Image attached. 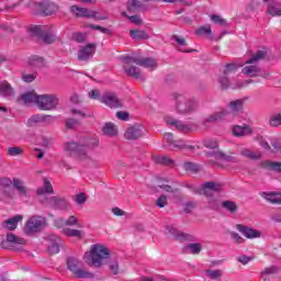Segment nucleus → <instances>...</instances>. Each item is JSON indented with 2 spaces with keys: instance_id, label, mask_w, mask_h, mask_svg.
Masks as SVG:
<instances>
[{
  "instance_id": "1",
  "label": "nucleus",
  "mask_w": 281,
  "mask_h": 281,
  "mask_svg": "<svg viewBox=\"0 0 281 281\" xmlns=\"http://www.w3.org/2000/svg\"><path fill=\"white\" fill-rule=\"evenodd\" d=\"M111 256V251L106 248V246L102 244H94L90 247V251H87L83 255V261L88 267H102L104 265V260Z\"/></svg>"
},
{
  "instance_id": "2",
  "label": "nucleus",
  "mask_w": 281,
  "mask_h": 281,
  "mask_svg": "<svg viewBox=\"0 0 281 281\" xmlns=\"http://www.w3.org/2000/svg\"><path fill=\"white\" fill-rule=\"evenodd\" d=\"M243 99H237L235 101H231L227 105V109H222L214 114L206 117L203 122L204 126H207V124H213V122H221L222 120H234V116L238 111H243Z\"/></svg>"
},
{
  "instance_id": "3",
  "label": "nucleus",
  "mask_w": 281,
  "mask_h": 281,
  "mask_svg": "<svg viewBox=\"0 0 281 281\" xmlns=\"http://www.w3.org/2000/svg\"><path fill=\"white\" fill-rule=\"evenodd\" d=\"M267 56V50H258L247 63L248 66L243 68V74L249 76L250 78H269V72L260 70L258 66L254 65L258 60H262Z\"/></svg>"
},
{
  "instance_id": "4",
  "label": "nucleus",
  "mask_w": 281,
  "mask_h": 281,
  "mask_svg": "<svg viewBox=\"0 0 281 281\" xmlns=\"http://www.w3.org/2000/svg\"><path fill=\"white\" fill-rule=\"evenodd\" d=\"M176 100V111L180 115H188L194 113L199 109V103L194 99H188L186 94L176 93L173 94Z\"/></svg>"
},
{
  "instance_id": "5",
  "label": "nucleus",
  "mask_w": 281,
  "mask_h": 281,
  "mask_svg": "<svg viewBox=\"0 0 281 281\" xmlns=\"http://www.w3.org/2000/svg\"><path fill=\"white\" fill-rule=\"evenodd\" d=\"M223 190V186L216 182H205L200 188V194H204L209 198V205L213 210L218 207V193Z\"/></svg>"
},
{
  "instance_id": "6",
  "label": "nucleus",
  "mask_w": 281,
  "mask_h": 281,
  "mask_svg": "<svg viewBox=\"0 0 281 281\" xmlns=\"http://www.w3.org/2000/svg\"><path fill=\"white\" fill-rule=\"evenodd\" d=\"M238 71V66L235 64H228L226 65L224 69V76L220 77L218 82L222 87V89H243V87H247L251 80H246V81H238L236 85L229 82V76L232 74H236Z\"/></svg>"
},
{
  "instance_id": "7",
  "label": "nucleus",
  "mask_w": 281,
  "mask_h": 281,
  "mask_svg": "<svg viewBox=\"0 0 281 281\" xmlns=\"http://www.w3.org/2000/svg\"><path fill=\"white\" fill-rule=\"evenodd\" d=\"M88 95L91 100H100L102 104H105V106H109L110 109H122V106H124L122 100H120L117 94L113 92H106L103 97H100V90L94 89L91 90Z\"/></svg>"
},
{
  "instance_id": "8",
  "label": "nucleus",
  "mask_w": 281,
  "mask_h": 281,
  "mask_svg": "<svg viewBox=\"0 0 281 281\" xmlns=\"http://www.w3.org/2000/svg\"><path fill=\"white\" fill-rule=\"evenodd\" d=\"M64 150L69 155V157H77V159L86 161L87 164L91 161V155L83 149L81 140H79V143L68 142L64 144Z\"/></svg>"
},
{
  "instance_id": "9",
  "label": "nucleus",
  "mask_w": 281,
  "mask_h": 281,
  "mask_svg": "<svg viewBox=\"0 0 281 281\" xmlns=\"http://www.w3.org/2000/svg\"><path fill=\"white\" fill-rule=\"evenodd\" d=\"M30 33L34 34V36H40V38L48 45L56 43V33L54 26L33 25L30 27Z\"/></svg>"
},
{
  "instance_id": "10",
  "label": "nucleus",
  "mask_w": 281,
  "mask_h": 281,
  "mask_svg": "<svg viewBox=\"0 0 281 281\" xmlns=\"http://www.w3.org/2000/svg\"><path fill=\"white\" fill-rule=\"evenodd\" d=\"M124 65H138V67H145V69L155 70L157 68V59L150 57L140 56H124L122 58Z\"/></svg>"
},
{
  "instance_id": "11",
  "label": "nucleus",
  "mask_w": 281,
  "mask_h": 281,
  "mask_svg": "<svg viewBox=\"0 0 281 281\" xmlns=\"http://www.w3.org/2000/svg\"><path fill=\"white\" fill-rule=\"evenodd\" d=\"M67 267L69 271L76 276V278L86 280H91V278H93V273L82 269V261L77 258L69 257L67 259Z\"/></svg>"
},
{
  "instance_id": "12",
  "label": "nucleus",
  "mask_w": 281,
  "mask_h": 281,
  "mask_svg": "<svg viewBox=\"0 0 281 281\" xmlns=\"http://www.w3.org/2000/svg\"><path fill=\"white\" fill-rule=\"evenodd\" d=\"M164 139L168 143V146L171 150H183V148L194 150L195 148H201V145L199 143L190 145V143L183 139L175 140L172 133L165 134Z\"/></svg>"
},
{
  "instance_id": "13",
  "label": "nucleus",
  "mask_w": 281,
  "mask_h": 281,
  "mask_svg": "<svg viewBox=\"0 0 281 281\" xmlns=\"http://www.w3.org/2000/svg\"><path fill=\"white\" fill-rule=\"evenodd\" d=\"M45 223H46L45 217L34 215L31 218H29V221L26 222V224L24 226V233L27 236L38 234V232H41V229H43V227H45Z\"/></svg>"
},
{
  "instance_id": "14",
  "label": "nucleus",
  "mask_w": 281,
  "mask_h": 281,
  "mask_svg": "<svg viewBox=\"0 0 281 281\" xmlns=\"http://www.w3.org/2000/svg\"><path fill=\"white\" fill-rule=\"evenodd\" d=\"M37 106L41 111H53L58 106V97L56 94H41L37 98Z\"/></svg>"
},
{
  "instance_id": "15",
  "label": "nucleus",
  "mask_w": 281,
  "mask_h": 281,
  "mask_svg": "<svg viewBox=\"0 0 281 281\" xmlns=\"http://www.w3.org/2000/svg\"><path fill=\"white\" fill-rule=\"evenodd\" d=\"M165 122L168 124V126H172L180 133H192V131H196V125H194V123L186 124L181 121L172 119L171 116H166Z\"/></svg>"
},
{
  "instance_id": "16",
  "label": "nucleus",
  "mask_w": 281,
  "mask_h": 281,
  "mask_svg": "<svg viewBox=\"0 0 281 281\" xmlns=\"http://www.w3.org/2000/svg\"><path fill=\"white\" fill-rule=\"evenodd\" d=\"M45 205H48L49 207H53V210H61L64 212H67V210L71 209V204H69V201L65 198L60 196H52L46 199L44 202Z\"/></svg>"
},
{
  "instance_id": "17",
  "label": "nucleus",
  "mask_w": 281,
  "mask_h": 281,
  "mask_svg": "<svg viewBox=\"0 0 281 281\" xmlns=\"http://www.w3.org/2000/svg\"><path fill=\"white\" fill-rule=\"evenodd\" d=\"M40 13L45 14L46 16H52L58 12V4L49 2V0H43L36 3Z\"/></svg>"
},
{
  "instance_id": "18",
  "label": "nucleus",
  "mask_w": 281,
  "mask_h": 281,
  "mask_svg": "<svg viewBox=\"0 0 281 281\" xmlns=\"http://www.w3.org/2000/svg\"><path fill=\"white\" fill-rule=\"evenodd\" d=\"M20 199H30L31 190L25 186V181L21 178H13V186Z\"/></svg>"
},
{
  "instance_id": "19",
  "label": "nucleus",
  "mask_w": 281,
  "mask_h": 281,
  "mask_svg": "<svg viewBox=\"0 0 281 281\" xmlns=\"http://www.w3.org/2000/svg\"><path fill=\"white\" fill-rule=\"evenodd\" d=\"M79 222L78 217L76 215H70L67 220L59 217L55 220V226L56 227H78Z\"/></svg>"
},
{
  "instance_id": "20",
  "label": "nucleus",
  "mask_w": 281,
  "mask_h": 281,
  "mask_svg": "<svg viewBox=\"0 0 281 281\" xmlns=\"http://www.w3.org/2000/svg\"><path fill=\"white\" fill-rule=\"evenodd\" d=\"M23 221V215H15L1 223L2 229H8L9 232H14L19 227V223Z\"/></svg>"
},
{
  "instance_id": "21",
  "label": "nucleus",
  "mask_w": 281,
  "mask_h": 281,
  "mask_svg": "<svg viewBox=\"0 0 281 281\" xmlns=\"http://www.w3.org/2000/svg\"><path fill=\"white\" fill-rule=\"evenodd\" d=\"M144 135V126L134 125L126 130L125 138L126 139H139Z\"/></svg>"
},
{
  "instance_id": "22",
  "label": "nucleus",
  "mask_w": 281,
  "mask_h": 281,
  "mask_svg": "<svg viewBox=\"0 0 281 281\" xmlns=\"http://www.w3.org/2000/svg\"><path fill=\"white\" fill-rule=\"evenodd\" d=\"M95 54V46L93 44H88L85 47L79 49L78 58L79 60H89V58H93Z\"/></svg>"
},
{
  "instance_id": "23",
  "label": "nucleus",
  "mask_w": 281,
  "mask_h": 281,
  "mask_svg": "<svg viewBox=\"0 0 281 281\" xmlns=\"http://www.w3.org/2000/svg\"><path fill=\"white\" fill-rule=\"evenodd\" d=\"M236 229L237 232H240L245 238H260V232L251 227L238 224Z\"/></svg>"
},
{
  "instance_id": "24",
  "label": "nucleus",
  "mask_w": 281,
  "mask_h": 281,
  "mask_svg": "<svg viewBox=\"0 0 281 281\" xmlns=\"http://www.w3.org/2000/svg\"><path fill=\"white\" fill-rule=\"evenodd\" d=\"M41 122H54V116L35 114L27 120L26 124L27 126H36V124H41Z\"/></svg>"
},
{
  "instance_id": "25",
  "label": "nucleus",
  "mask_w": 281,
  "mask_h": 281,
  "mask_svg": "<svg viewBox=\"0 0 281 281\" xmlns=\"http://www.w3.org/2000/svg\"><path fill=\"white\" fill-rule=\"evenodd\" d=\"M19 102H22L23 104H35V106H37L38 94L34 91L26 92L19 98Z\"/></svg>"
},
{
  "instance_id": "26",
  "label": "nucleus",
  "mask_w": 281,
  "mask_h": 281,
  "mask_svg": "<svg viewBox=\"0 0 281 281\" xmlns=\"http://www.w3.org/2000/svg\"><path fill=\"white\" fill-rule=\"evenodd\" d=\"M254 131L249 125H235L233 126V135L235 137H245V135H251Z\"/></svg>"
},
{
  "instance_id": "27",
  "label": "nucleus",
  "mask_w": 281,
  "mask_h": 281,
  "mask_svg": "<svg viewBox=\"0 0 281 281\" xmlns=\"http://www.w3.org/2000/svg\"><path fill=\"white\" fill-rule=\"evenodd\" d=\"M130 36L134 41H148V38H150V33L144 30H131Z\"/></svg>"
},
{
  "instance_id": "28",
  "label": "nucleus",
  "mask_w": 281,
  "mask_h": 281,
  "mask_svg": "<svg viewBox=\"0 0 281 281\" xmlns=\"http://www.w3.org/2000/svg\"><path fill=\"white\" fill-rule=\"evenodd\" d=\"M81 140L83 150H87V148H95L100 140L97 138V136H86Z\"/></svg>"
},
{
  "instance_id": "29",
  "label": "nucleus",
  "mask_w": 281,
  "mask_h": 281,
  "mask_svg": "<svg viewBox=\"0 0 281 281\" xmlns=\"http://www.w3.org/2000/svg\"><path fill=\"white\" fill-rule=\"evenodd\" d=\"M0 95L2 98H12L14 95V88L8 81L0 82Z\"/></svg>"
},
{
  "instance_id": "30",
  "label": "nucleus",
  "mask_w": 281,
  "mask_h": 281,
  "mask_svg": "<svg viewBox=\"0 0 281 281\" xmlns=\"http://www.w3.org/2000/svg\"><path fill=\"white\" fill-rule=\"evenodd\" d=\"M125 74L131 76V78H135L136 80H144L139 68L135 66H124Z\"/></svg>"
},
{
  "instance_id": "31",
  "label": "nucleus",
  "mask_w": 281,
  "mask_h": 281,
  "mask_svg": "<svg viewBox=\"0 0 281 281\" xmlns=\"http://www.w3.org/2000/svg\"><path fill=\"white\" fill-rule=\"evenodd\" d=\"M241 157H246L247 159L258 160L262 157V154L260 151H254L249 148H241L240 149Z\"/></svg>"
},
{
  "instance_id": "32",
  "label": "nucleus",
  "mask_w": 281,
  "mask_h": 281,
  "mask_svg": "<svg viewBox=\"0 0 281 281\" xmlns=\"http://www.w3.org/2000/svg\"><path fill=\"white\" fill-rule=\"evenodd\" d=\"M45 194H54V187L47 179H44V186L37 189L38 196H45Z\"/></svg>"
},
{
  "instance_id": "33",
  "label": "nucleus",
  "mask_w": 281,
  "mask_h": 281,
  "mask_svg": "<svg viewBox=\"0 0 281 281\" xmlns=\"http://www.w3.org/2000/svg\"><path fill=\"white\" fill-rule=\"evenodd\" d=\"M103 135L108 137H115L117 135V126L113 123H105L102 127Z\"/></svg>"
},
{
  "instance_id": "34",
  "label": "nucleus",
  "mask_w": 281,
  "mask_h": 281,
  "mask_svg": "<svg viewBox=\"0 0 281 281\" xmlns=\"http://www.w3.org/2000/svg\"><path fill=\"white\" fill-rule=\"evenodd\" d=\"M63 234L65 236H68V238H82L85 236V232L80 229H75V228H64Z\"/></svg>"
},
{
  "instance_id": "35",
  "label": "nucleus",
  "mask_w": 281,
  "mask_h": 281,
  "mask_svg": "<svg viewBox=\"0 0 281 281\" xmlns=\"http://www.w3.org/2000/svg\"><path fill=\"white\" fill-rule=\"evenodd\" d=\"M70 10L76 16H92L91 11L82 7L72 5Z\"/></svg>"
},
{
  "instance_id": "36",
  "label": "nucleus",
  "mask_w": 281,
  "mask_h": 281,
  "mask_svg": "<svg viewBox=\"0 0 281 281\" xmlns=\"http://www.w3.org/2000/svg\"><path fill=\"white\" fill-rule=\"evenodd\" d=\"M60 245H63V239L55 237L50 246H48L49 254H58L60 251Z\"/></svg>"
},
{
  "instance_id": "37",
  "label": "nucleus",
  "mask_w": 281,
  "mask_h": 281,
  "mask_svg": "<svg viewBox=\"0 0 281 281\" xmlns=\"http://www.w3.org/2000/svg\"><path fill=\"white\" fill-rule=\"evenodd\" d=\"M183 169L187 172H192L193 175H196L198 172H201L203 168L194 162H184Z\"/></svg>"
},
{
  "instance_id": "38",
  "label": "nucleus",
  "mask_w": 281,
  "mask_h": 281,
  "mask_svg": "<svg viewBox=\"0 0 281 281\" xmlns=\"http://www.w3.org/2000/svg\"><path fill=\"white\" fill-rule=\"evenodd\" d=\"M202 249L203 247L201 246V244H189L184 247V254L198 255L201 254Z\"/></svg>"
},
{
  "instance_id": "39",
  "label": "nucleus",
  "mask_w": 281,
  "mask_h": 281,
  "mask_svg": "<svg viewBox=\"0 0 281 281\" xmlns=\"http://www.w3.org/2000/svg\"><path fill=\"white\" fill-rule=\"evenodd\" d=\"M268 12L271 16H281V3L271 2L268 7Z\"/></svg>"
},
{
  "instance_id": "40",
  "label": "nucleus",
  "mask_w": 281,
  "mask_h": 281,
  "mask_svg": "<svg viewBox=\"0 0 281 281\" xmlns=\"http://www.w3.org/2000/svg\"><path fill=\"white\" fill-rule=\"evenodd\" d=\"M154 161L156 164H161L162 166H175V161L167 156H154Z\"/></svg>"
},
{
  "instance_id": "41",
  "label": "nucleus",
  "mask_w": 281,
  "mask_h": 281,
  "mask_svg": "<svg viewBox=\"0 0 281 281\" xmlns=\"http://www.w3.org/2000/svg\"><path fill=\"white\" fill-rule=\"evenodd\" d=\"M29 65L31 67H43V65H45V60L43 59V57L33 55L29 58Z\"/></svg>"
},
{
  "instance_id": "42",
  "label": "nucleus",
  "mask_w": 281,
  "mask_h": 281,
  "mask_svg": "<svg viewBox=\"0 0 281 281\" xmlns=\"http://www.w3.org/2000/svg\"><path fill=\"white\" fill-rule=\"evenodd\" d=\"M196 36H212V26L210 24H206L204 26H200L195 31Z\"/></svg>"
},
{
  "instance_id": "43",
  "label": "nucleus",
  "mask_w": 281,
  "mask_h": 281,
  "mask_svg": "<svg viewBox=\"0 0 281 281\" xmlns=\"http://www.w3.org/2000/svg\"><path fill=\"white\" fill-rule=\"evenodd\" d=\"M265 199H267V201H269L270 203L281 204V193H265Z\"/></svg>"
},
{
  "instance_id": "44",
  "label": "nucleus",
  "mask_w": 281,
  "mask_h": 281,
  "mask_svg": "<svg viewBox=\"0 0 281 281\" xmlns=\"http://www.w3.org/2000/svg\"><path fill=\"white\" fill-rule=\"evenodd\" d=\"M263 168L266 170H274L276 172H281V164L280 162L266 161V162H263Z\"/></svg>"
},
{
  "instance_id": "45",
  "label": "nucleus",
  "mask_w": 281,
  "mask_h": 281,
  "mask_svg": "<svg viewBox=\"0 0 281 281\" xmlns=\"http://www.w3.org/2000/svg\"><path fill=\"white\" fill-rule=\"evenodd\" d=\"M7 241L11 243V245H25V239L19 238L14 234H8Z\"/></svg>"
},
{
  "instance_id": "46",
  "label": "nucleus",
  "mask_w": 281,
  "mask_h": 281,
  "mask_svg": "<svg viewBox=\"0 0 281 281\" xmlns=\"http://www.w3.org/2000/svg\"><path fill=\"white\" fill-rule=\"evenodd\" d=\"M203 145L205 146V148L214 150L215 148H218V140L214 138H207L203 142Z\"/></svg>"
},
{
  "instance_id": "47",
  "label": "nucleus",
  "mask_w": 281,
  "mask_h": 281,
  "mask_svg": "<svg viewBox=\"0 0 281 281\" xmlns=\"http://www.w3.org/2000/svg\"><path fill=\"white\" fill-rule=\"evenodd\" d=\"M206 276L211 278V280H218L221 276H223V271L221 270H206Z\"/></svg>"
},
{
  "instance_id": "48",
  "label": "nucleus",
  "mask_w": 281,
  "mask_h": 281,
  "mask_svg": "<svg viewBox=\"0 0 281 281\" xmlns=\"http://www.w3.org/2000/svg\"><path fill=\"white\" fill-rule=\"evenodd\" d=\"M109 267L111 273H113L114 276H117L120 273V263L117 262V260L110 261Z\"/></svg>"
},
{
  "instance_id": "49",
  "label": "nucleus",
  "mask_w": 281,
  "mask_h": 281,
  "mask_svg": "<svg viewBox=\"0 0 281 281\" xmlns=\"http://www.w3.org/2000/svg\"><path fill=\"white\" fill-rule=\"evenodd\" d=\"M8 155H10V157H19V155H23V148H21V147H10L8 149Z\"/></svg>"
},
{
  "instance_id": "50",
  "label": "nucleus",
  "mask_w": 281,
  "mask_h": 281,
  "mask_svg": "<svg viewBox=\"0 0 281 281\" xmlns=\"http://www.w3.org/2000/svg\"><path fill=\"white\" fill-rule=\"evenodd\" d=\"M276 271H278V269L276 267L266 268L261 272V280L267 281V276H271V274L276 273Z\"/></svg>"
},
{
  "instance_id": "51",
  "label": "nucleus",
  "mask_w": 281,
  "mask_h": 281,
  "mask_svg": "<svg viewBox=\"0 0 281 281\" xmlns=\"http://www.w3.org/2000/svg\"><path fill=\"white\" fill-rule=\"evenodd\" d=\"M86 40L87 35H85L83 33H74L71 35V41H75L76 43H85Z\"/></svg>"
},
{
  "instance_id": "52",
  "label": "nucleus",
  "mask_w": 281,
  "mask_h": 281,
  "mask_svg": "<svg viewBox=\"0 0 281 281\" xmlns=\"http://www.w3.org/2000/svg\"><path fill=\"white\" fill-rule=\"evenodd\" d=\"M281 124V112L270 117V126H280Z\"/></svg>"
},
{
  "instance_id": "53",
  "label": "nucleus",
  "mask_w": 281,
  "mask_h": 281,
  "mask_svg": "<svg viewBox=\"0 0 281 281\" xmlns=\"http://www.w3.org/2000/svg\"><path fill=\"white\" fill-rule=\"evenodd\" d=\"M13 183H14V179H10V178L0 179V188H10L11 186H13Z\"/></svg>"
},
{
  "instance_id": "54",
  "label": "nucleus",
  "mask_w": 281,
  "mask_h": 281,
  "mask_svg": "<svg viewBox=\"0 0 281 281\" xmlns=\"http://www.w3.org/2000/svg\"><path fill=\"white\" fill-rule=\"evenodd\" d=\"M222 205L225 207V210H228V212H236V203L232 201H225L222 203Z\"/></svg>"
},
{
  "instance_id": "55",
  "label": "nucleus",
  "mask_w": 281,
  "mask_h": 281,
  "mask_svg": "<svg viewBox=\"0 0 281 281\" xmlns=\"http://www.w3.org/2000/svg\"><path fill=\"white\" fill-rule=\"evenodd\" d=\"M211 21L215 23L216 25H225V19L221 18V15L212 14Z\"/></svg>"
},
{
  "instance_id": "56",
  "label": "nucleus",
  "mask_w": 281,
  "mask_h": 281,
  "mask_svg": "<svg viewBox=\"0 0 281 281\" xmlns=\"http://www.w3.org/2000/svg\"><path fill=\"white\" fill-rule=\"evenodd\" d=\"M156 204L158 205V207H166V205L168 204V198H166V195H160L156 201Z\"/></svg>"
},
{
  "instance_id": "57",
  "label": "nucleus",
  "mask_w": 281,
  "mask_h": 281,
  "mask_svg": "<svg viewBox=\"0 0 281 281\" xmlns=\"http://www.w3.org/2000/svg\"><path fill=\"white\" fill-rule=\"evenodd\" d=\"M75 201L76 203H78V205H82L83 203L87 202V195L85 193H79L77 194Z\"/></svg>"
},
{
  "instance_id": "58",
  "label": "nucleus",
  "mask_w": 281,
  "mask_h": 281,
  "mask_svg": "<svg viewBox=\"0 0 281 281\" xmlns=\"http://www.w3.org/2000/svg\"><path fill=\"white\" fill-rule=\"evenodd\" d=\"M78 126V120L67 119L66 120V128H76Z\"/></svg>"
},
{
  "instance_id": "59",
  "label": "nucleus",
  "mask_w": 281,
  "mask_h": 281,
  "mask_svg": "<svg viewBox=\"0 0 281 281\" xmlns=\"http://www.w3.org/2000/svg\"><path fill=\"white\" fill-rule=\"evenodd\" d=\"M22 80H24V82H34V80H36V75L34 74L23 75Z\"/></svg>"
},
{
  "instance_id": "60",
  "label": "nucleus",
  "mask_w": 281,
  "mask_h": 281,
  "mask_svg": "<svg viewBox=\"0 0 281 281\" xmlns=\"http://www.w3.org/2000/svg\"><path fill=\"white\" fill-rule=\"evenodd\" d=\"M116 117L123 122H126L128 120V113L120 111L116 113Z\"/></svg>"
},
{
  "instance_id": "61",
  "label": "nucleus",
  "mask_w": 281,
  "mask_h": 281,
  "mask_svg": "<svg viewBox=\"0 0 281 281\" xmlns=\"http://www.w3.org/2000/svg\"><path fill=\"white\" fill-rule=\"evenodd\" d=\"M112 213L114 214V216H124L126 214V212H124L120 207H113Z\"/></svg>"
},
{
  "instance_id": "62",
  "label": "nucleus",
  "mask_w": 281,
  "mask_h": 281,
  "mask_svg": "<svg viewBox=\"0 0 281 281\" xmlns=\"http://www.w3.org/2000/svg\"><path fill=\"white\" fill-rule=\"evenodd\" d=\"M130 21L135 25H142V18H139L138 15L130 16Z\"/></svg>"
},
{
  "instance_id": "63",
  "label": "nucleus",
  "mask_w": 281,
  "mask_h": 281,
  "mask_svg": "<svg viewBox=\"0 0 281 281\" xmlns=\"http://www.w3.org/2000/svg\"><path fill=\"white\" fill-rule=\"evenodd\" d=\"M254 10H256V1H250L246 5V12L251 13V12H254Z\"/></svg>"
},
{
  "instance_id": "64",
  "label": "nucleus",
  "mask_w": 281,
  "mask_h": 281,
  "mask_svg": "<svg viewBox=\"0 0 281 281\" xmlns=\"http://www.w3.org/2000/svg\"><path fill=\"white\" fill-rule=\"evenodd\" d=\"M173 41H176V43H178V45H180L181 47H183L186 45V40L183 37H179L177 35L172 36Z\"/></svg>"
}]
</instances>
